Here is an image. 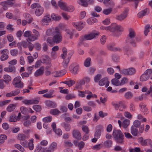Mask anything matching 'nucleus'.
Here are the masks:
<instances>
[{"mask_svg": "<svg viewBox=\"0 0 152 152\" xmlns=\"http://www.w3.org/2000/svg\"><path fill=\"white\" fill-rule=\"evenodd\" d=\"M50 32L53 37V43L57 44L60 43L62 39L61 34V28L59 27H57L55 29L48 30L47 33L48 34V32Z\"/></svg>", "mask_w": 152, "mask_h": 152, "instance_id": "1", "label": "nucleus"}, {"mask_svg": "<svg viewBox=\"0 0 152 152\" xmlns=\"http://www.w3.org/2000/svg\"><path fill=\"white\" fill-rule=\"evenodd\" d=\"M113 135L114 139L117 143L121 144L124 143V136L123 133L121 130H114Z\"/></svg>", "mask_w": 152, "mask_h": 152, "instance_id": "2", "label": "nucleus"}, {"mask_svg": "<svg viewBox=\"0 0 152 152\" xmlns=\"http://www.w3.org/2000/svg\"><path fill=\"white\" fill-rule=\"evenodd\" d=\"M99 34V33L98 32H92L88 34L85 35L83 37L80 39L78 45L80 46L82 44L85 40H91L96 38Z\"/></svg>", "mask_w": 152, "mask_h": 152, "instance_id": "3", "label": "nucleus"}, {"mask_svg": "<svg viewBox=\"0 0 152 152\" xmlns=\"http://www.w3.org/2000/svg\"><path fill=\"white\" fill-rule=\"evenodd\" d=\"M135 36L136 34L134 31L131 28L129 29V33L127 38L126 41L133 47L136 46L135 41L133 40L134 38L135 37Z\"/></svg>", "mask_w": 152, "mask_h": 152, "instance_id": "4", "label": "nucleus"}, {"mask_svg": "<svg viewBox=\"0 0 152 152\" xmlns=\"http://www.w3.org/2000/svg\"><path fill=\"white\" fill-rule=\"evenodd\" d=\"M104 28V29L107 30H109L112 32H115L116 31L121 32L124 29L121 26L117 25L116 23L113 24L110 26L105 27Z\"/></svg>", "mask_w": 152, "mask_h": 152, "instance_id": "5", "label": "nucleus"}, {"mask_svg": "<svg viewBox=\"0 0 152 152\" xmlns=\"http://www.w3.org/2000/svg\"><path fill=\"white\" fill-rule=\"evenodd\" d=\"M28 137V136L23 134H19L18 137V139L20 140L21 144L24 146H26L27 142V141L26 139Z\"/></svg>", "mask_w": 152, "mask_h": 152, "instance_id": "6", "label": "nucleus"}, {"mask_svg": "<svg viewBox=\"0 0 152 152\" xmlns=\"http://www.w3.org/2000/svg\"><path fill=\"white\" fill-rule=\"evenodd\" d=\"M135 72V70L133 68L124 69L121 71V73L125 75H132L134 74Z\"/></svg>", "mask_w": 152, "mask_h": 152, "instance_id": "7", "label": "nucleus"}, {"mask_svg": "<svg viewBox=\"0 0 152 152\" xmlns=\"http://www.w3.org/2000/svg\"><path fill=\"white\" fill-rule=\"evenodd\" d=\"M1 54H2L0 57L1 61L7 60L9 58V51L7 49H5L0 51Z\"/></svg>", "mask_w": 152, "mask_h": 152, "instance_id": "8", "label": "nucleus"}, {"mask_svg": "<svg viewBox=\"0 0 152 152\" xmlns=\"http://www.w3.org/2000/svg\"><path fill=\"white\" fill-rule=\"evenodd\" d=\"M78 2L80 5L85 7H87L89 3L93 4L94 2L93 0H79Z\"/></svg>", "mask_w": 152, "mask_h": 152, "instance_id": "9", "label": "nucleus"}, {"mask_svg": "<svg viewBox=\"0 0 152 152\" xmlns=\"http://www.w3.org/2000/svg\"><path fill=\"white\" fill-rule=\"evenodd\" d=\"M71 66L73 67L71 71L72 73L75 75L77 74L78 72L79 69V64L77 63H73L72 64Z\"/></svg>", "mask_w": 152, "mask_h": 152, "instance_id": "10", "label": "nucleus"}, {"mask_svg": "<svg viewBox=\"0 0 152 152\" xmlns=\"http://www.w3.org/2000/svg\"><path fill=\"white\" fill-rule=\"evenodd\" d=\"M73 137L76 139L79 140L81 139V134L80 131L74 129L72 131Z\"/></svg>", "mask_w": 152, "mask_h": 152, "instance_id": "11", "label": "nucleus"}, {"mask_svg": "<svg viewBox=\"0 0 152 152\" xmlns=\"http://www.w3.org/2000/svg\"><path fill=\"white\" fill-rule=\"evenodd\" d=\"M51 19L50 16L48 15L44 17L41 20V23L43 25H47L48 24L49 22H50Z\"/></svg>", "mask_w": 152, "mask_h": 152, "instance_id": "12", "label": "nucleus"}, {"mask_svg": "<svg viewBox=\"0 0 152 152\" xmlns=\"http://www.w3.org/2000/svg\"><path fill=\"white\" fill-rule=\"evenodd\" d=\"M109 84V81L107 78H104L100 80L99 82V85L100 86L105 85L106 87H107Z\"/></svg>", "mask_w": 152, "mask_h": 152, "instance_id": "13", "label": "nucleus"}, {"mask_svg": "<svg viewBox=\"0 0 152 152\" xmlns=\"http://www.w3.org/2000/svg\"><path fill=\"white\" fill-rule=\"evenodd\" d=\"M139 139L141 145L143 146L147 145L151 142V140L149 139L144 140L142 137H140Z\"/></svg>", "mask_w": 152, "mask_h": 152, "instance_id": "14", "label": "nucleus"}, {"mask_svg": "<svg viewBox=\"0 0 152 152\" xmlns=\"http://www.w3.org/2000/svg\"><path fill=\"white\" fill-rule=\"evenodd\" d=\"M115 44L114 43L110 44L107 46V48L110 50L113 51H120L121 49L119 48L115 47Z\"/></svg>", "mask_w": 152, "mask_h": 152, "instance_id": "15", "label": "nucleus"}, {"mask_svg": "<svg viewBox=\"0 0 152 152\" xmlns=\"http://www.w3.org/2000/svg\"><path fill=\"white\" fill-rule=\"evenodd\" d=\"M44 68L43 67H41L40 68L36 70L34 73V75L36 77H38L42 75L44 72Z\"/></svg>", "mask_w": 152, "mask_h": 152, "instance_id": "16", "label": "nucleus"}, {"mask_svg": "<svg viewBox=\"0 0 152 152\" xmlns=\"http://www.w3.org/2000/svg\"><path fill=\"white\" fill-rule=\"evenodd\" d=\"M33 32L34 34H32V37L31 38V40L34 41L38 39V37L40 36V34L39 32L35 29L33 30Z\"/></svg>", "mask_w": 152, "mask_h": 152, "instance_id": "17", "label": "nucleus"}, {"mask_svg": "<svg viewBox=\"0 0 152 152\" xmlns=\"http://www.w3.org/2000/svg\"><path fill=\"white\" fill-rule=\"evenodd\" d=\"M44 9L41 6H39L38 7L36 8L35 11V13L37 16L41 15L43 13Z\"/></svg>", "mask_w": 152, "mask_h": 152, "instance_id": "18", "label": "nucleus"}, {"mask_svg": "<svg viewBox=\"0 0 152 152\" xmlns=\"http://www.w3.org/2000/svg\"><path fill=\"white\" fill-rule=\"evenodd\" d=\"M112 105L115 108L116 110H118L119 107H124V104L123 102L120 101L118 103H115L113 102H112Z\"/></svg>", "mask_w": 152, "mask_h": 152, "instance_id": "19", "label": "nucleus"}, {"mask_svg": "<svg viewBox=\"0 0 152 152\" xmlns=\"http://www.w3.org/2000/svg\"><path fill=\"white\" fill-rule=\"evenodd\" d=\"M32 33L30 31H26L24 33L23 36L25 37H28V39L30 41H33L31 40V38L32 37Z\"/></svg>", "mask_w": 152, "mask_h": 152, "instance_id": "20", "label": "nucleus"}, {"mask_svg": "<svg viewBox=\"0 0 152 152\" xmlns=\"http://www.w3.org/2000/svg\"><path fill=\"white\" fill-rule=\"evenodd\" d=\"M131 133L134 136H138L139 132L138 129L134 126H132L131 129Z\"/></svg>", "mask_w": 152, "mask_h": 152, "instance_id": "21", "label": "nucleus"}, {"mask_svg": "<svg viewBox=\"0 0 152 152\" xmlns=\"http://www.w3.org/2000/svg\"><path fill=\"white\" fill-rule=\"evenodd\" d=\"M72 24L73 26L78 31H80L83 28V26L82 25L83 24V23L81 24L78 22L73 23Z\"/></svg>", "mask_w": 152, "mask_h": 152, "instance_id": "22", "label": "nucleus"}, {"mask_svg": "<svg viewBox=\"0 0 152 152\" xmlns=\"http://www.w3.org/2000/svg\"><path fill=\"white\" fill-rule=\"evenodd\" d=\"M58 5L60 7L61 9L64 10L65 11L67 7L66 4L61 1H59L58 2Z\"/></svg>", "mask_w": 152, "mask_h": 152, "instance_id": "23", "label": "nucleus"}, {"mask_svg": "<svg viewBox=\"0 0 152 152\" xmlns=\"http://www.w3.org/2000/svg\"><path fill=\"white\" fill-rule=\"evenodd\" d=\"M15 67L12 65H9L8 67L4 68V70L6 72H12L15 71Z\"/></svg>", "mask_w": 152, "mask_h": 152, "instance_id": "24", "label": "nucleus"}, {"mask_svg": "<svg viewBox=\"0 0 152 152\" xmlns=\"http://www.w3.org/2000/svg\"><path fill=\"white\" fill-rule=\"evenodd\" d=\"M85 84L84 81L82 80H80L77 82L75 88L77 89L80 88L82 85Z\"/></svg>", "mask_w": 152, "mask_h": 152, "instance_id": "25", "label": "nucleus"}, {"mask_svg": "<svg viewBox=\"0 0 152 152\" xmlns=\"http://www.w3.org/2000/svg\"><path fill=\"white\" fill-rule=\"evenodd\" d=\"M62 126L67 131H69L70 130L71 126L68 123L63 122L62 124Z\"/></svg>", "mask_w": 152, "mask_h": 152, "instance_id": "26", "label": "nucleus"}, {"mask_svg": "<svg viewBox=\"0 0 152 152\" xmlns=\"http://www.w3.org/2000/svg\"><path fill=\"white\" fill-rule=\"evenodd\" d=\"M61 83H63L67 85L69 87L72 86L73 84L75 83V81L73 80H70L67 81H65L64 82H61Z\"/></svg>", "mask_w": 152, "mask_h": 152, "instance_id": "27", "label": "nucleus"}, {"mask_svg": "<svg viewBox=\"0 0 152 152\" xmlns=\"http://www.w3.org/2000/svg\"><path fill=\"white\" fill-rule=\"evenodd\" d=\"M45 103L47 106L51 107H56V104L55 103L49 100L46 101Z\"/></svg>", "mask_w": 152, "mask_h": 152, "instance_id": "28", "label": "nucleus"}, {"mask_svg": "<svg viewBox=\"0 0 152 152\" xmlns=\"http://www.w3.org/2000/svg\"><path fill=\"white\" fill-rule=\"evenodd\" d=\"M33 142L34 140L33 139H32L29 141L28 143V147L30 150H33L34 149V145L33 144Z\"/></svg>", "mask_w": 152, "mask_h": 152, "instance_id": "29", "label": "nucleus"}, {"mask_svg": "<svg viewBox=\"0 0 152 152\" xmlns=\"http://www.w3.org/2000/svg\"><path fill=\"white\" fill-rule=\"evenodd\" d=\"M16 107L15 104H9L7 108V110L9 112H11L14 110Z\"/></svg>", "mask_w": 152, "mask_h": 152, "instance_id": "30", "label": "nucleus"}, {"mask_svg": "<svg viewBox=\"0 0 152 152\" xmlns=\"http://www.w3.org/2000/svg\"><path fill=\"white\" fill-rule=\"evenodd\" d=\"M70 58V57H68L63 61L62 63V65L64 68H66L67 67L68 65L69 61Z\"/></svg>", "mask_w": 152, "mask_h": 152, "instance_id": "31", "label": "nucleus"}, {"mask_svg": "<svg viewBox=\"0 0 152 152\" xmlns=\"http://www.w3.org/2000/svg\"><path fill=\"white\" fill-rule=\"evenodd\" d=\"M97 21V19L94 17L91 18L87 19V23L89 25H91L93 23L96 22Z\"/></svg>", "mask_w": 152, "mask_h": 152, "instance_id": "32", "label": "nucleus"}, {"mask_svg": "<svg viewBox=\"0 0 152 152\" xmlns=\"http://www.w3.org/2000/svg\"><path fill=\"white\" fill-rule=\"evenodd\" d=\"M127 17V14H121L120 15L116 17V19L119 20L121 21Z\"/></svg>", "mask_w": 152, "mask_h": 152, "instance_id": "33", "label": "nucleus"}, {"mask_svg": "<svg viewBox=\"0 0 152 152\" xmlns=\"http://www.w3.org/2000/svg\"><path fill=\"white\" fill-rule=\"evenodd\" d=\"M4 80L3 81L7 84H8V82L11 80V77L7 75H4Z\"/></svg>", "mask_w": 152, "mask_h": 152, "instance_id": "34", "label": "nucleus"}, {"mask_svg": "<svg viewBox=\"0 0 152 152\" xmlns=\"http://www.w3.org/2000/svg\"><path fill=\"white\" fill-rule=\"evenodd\" d=\"M57 144L56 142H52L50 146L49 147V149H50L52 151H54L57 148Z\"/></svg>", "mask_w": 152, "mask_h": 152, "instance_id": "35", "label": "nucleus"}, {"mask_svg": "<svg viewBox=\"0 0 152 152\" xmlns=\"http://www.w3.org/2000/svg\"><path fill=\"white\" fill-rule=\"evenodd\" d=\"M24 16L27 22L30 23L32 21V18L31 15L27 13H26L24 15Z\"/></svg>", "mask_w": 152, "mask_h": 152, "instance_id": "36", "label": "nucleus"}, {"mask_svg": "<svg viewBox=\"0 0 152 152\" xmlns=\"http://www.w3.org/2000/svg\"><path fill=\"white\" fill-rule=\"evenodd\" d=\"M50 113L53 115H58L61 113V112L58 110L55 109L51 110H50Z\"/></svg>", "mask_w": 152, "mask_h": 152, "instance_id": "37", "label": "nucleus"}, {"mask_svg": "<svg viewBox=\"0 0 152 152\" xmlns=\"http://www.w3.org/2000/svg\"><path fill=\"white\" fill-rule=\"evenodd\" d=\"M149 77L144 73L140 77V79L141 81H144L147 80Z\"/></svg>", "mask_w": 152, "mask_h": 152, "instance_id": "38", "label": "nucleus"}, {"mask_svg": "<svg viewBox=\"0 0 152 152\" xmlns=\"http://www.w3.org/2000/svg\"><path fill=\"white\" fill-rule=\"evenodd\" d=\"M112 84L115 86H120L119 81L116 78H114L111 80Z\"/></svg>", "mask_w": 152, "mask_h": 152, "instance_id": "39", "label": "nucleus"}, {"mask_svg": "<svg viewBox=\"0 0 152 152\" xmlns=\"http://www.w3.org/2000/svg\"><path fill=\"white\" fill-rule=\"evenodd\" d=\"M130 123L129 120L127 119L124 120L122 123V126L124 128H126L129 125Z\"/></svg>", "mask_w": 152, "mask_h": 152, "instance_id": "40", "label": "nucleus"}, {"mask_svg": "<svg viewBox=\"0 0 152 152\" xmlns=\"http://www.w3.org/2000/svg\"><path fill=\"white\" fill-rule=\"evenodd\" d=\"M147 9H145L139 12L138 14V16L139 18H141L145 15L147 12Z\"/></svg>", "mask_w": 152, "mask_h": 152, "instance_id": "41", "label": "nucleus"}, {"mask_svg": "<svg viewBox=\"0 0 152 152\" xmlns=\"http://www.w3.org/2000/svg\"><path fill=\"white\" fill-rule=\"evenodd\" d=\"M61 73V71H55L52 72V75L54 77H58L60 76Z\"/></svg>", "mask_w": 152, "mask_h": 152, "instance_id": "42", "label": "nucleus"}, {"mask_svg": "<svg viewBox=\"0 0 152 152\" xmlns=\"http://www.w3.org/2000/svg\"><path fill=\"white\" fill-rule=\"evenodd\" d=\"M21 79L20 76H18L15 77L13 80L12 82L13 85L18 83L21 82Z\"/></svg>", "mask_w": 152, "mask_h": 152, "instance_id": "43", "label": "nucleus"}, {"mask_svg": "<svg viewBox=\"0 0 152 152\" xmlns=\"http://www.w3.org/2000/svg\"><path fill=\"white\" fill-rule=\"evenodd\" d=\"M18 121L17 120L16 116L14 115H11L9 118V121L10 122H16Z\"/></svg>", "mask_w": 152, "mask_h": 152, "instance_id": "44", "label": "nucleus"}, {"mask_svg": "<svg viewBox=\"0 0 152 152\" xmlns=\"http://www.w3.org/2000/svg\"><path fill=\"white\" fill-rule=\"evenodd\" d=\"M15 148L19 150L21 152H23L24 151V148L19 144H17L15 145Z\"/></svg>", "mask_w": 152, "mask_h": 152, "instance_id": "45", "label": "nucleus"}, {"mask_svg": "<svg viewBox=\"0 0 152 152\" xmlns=\"http://www.w3.org/2000/svg\"><path fill=\"white\" fill-rule=\"evenodd\" d=\"M10 53L12 56H15L18 54V50L17 49H13L11 50Z\"/></svg>", "mask_w": 152, "mask_h": 152, "instance_id": "46", "label": "nucleus"}, {"mask_svg": "<svg viewBox=\"0 0 152 152\" xmlns=\"http://www.w3.org/2000/svg\"><path fill=\"white\" fill-rule=\"evenodd\" d=\"M91 59L90 58H87L84 62V65L85 66L88 67L90 64Z\"/></svg>", "mask_w": 152, "mask_h": 152, "instance_id": "47", "label": "nucleus"}, {"mask_svg": "<svg viewBox=\"0 0 152 152\" xmlns=\"http://www.w3.org/2000/svg\"><path fill=\"white\" fill-rule=\"evenodd\" d=\"M33 108L37 112H39L41 110V106L38 105H34L33 107Z\"/></svg>", "mask_w": 152, "mask_h": 152, "instance_id": "48", "label": "nucleus"}, {"mask_svg": "<svg viewBox=\"0 0 152 152\" xmlns=\"http://www.w3.org/2000/svg\"><path fill=\"white\" fill-rule=\"evenodd\" d=\"M112 143V141L110 140H109L105 142H104V145L107 147H109L111 146Z\"/></svg>", "mask_w": 152, "mask_h": 152, "instance_id": "49", "label": "nucleus"}, {"mask_svg": "<svg viewBox=\"0 0 152 152\" xmlns=\"http://www.w3.org/2000/svg\"><path fill=\"white\" fill-rule=\"evenodd\" d=\"M82 129L86 134H88V133L89 129L88 127L86 126L83 125L82 127Z\"/></svg>", "mask_w": 152, "mask_h": 152, "instance_id": "50", "label": "nucleus"}, {"mask_svg": "<svg viewBox=\"0 0 152 152\" xmlns=\"http://www.w3.org/2000/svg\"><path fill=\"white\" fill-rule=\"evenodd\" d=\"M52 118L51 116H48L44 118L43 119V121L46 122H49L51 121Z\"/></svg>", "mask_w": 152, "mask_h": 152, "instance_id": "51", "label": "nucleus"}, {"mask_svg": "<svg viewBox=\"0 0 152 152\" xmlns=\"http://www.w3.org/2000/svg\"><path fill=\"white\" fill-rule=\"evenodd\" d=\"M101 134V131L100 129H97L95 133L94 137H95L99 138Z\"/></svg>", "mask_w": 152, "mask_h": 152, "instance_id": "52", "label": "nucleus"}, {"mask_svg": "<svg viewBox=\"0 0 152 152\" xmlns=\"http://www.w3.org/2000/svg\"><path fill=\"white\" fill-rule=\"evenodd\" d=\"M0 4L2 7L3 9L4 10H6L8 8V4L5 1L2 2Z\"/></svg>", "mask_w": 152, "mask_h": 152, "instance_id": "53", "label": "nucleus"}, {"mask_svg": "<svg viewBox=\"0 0 152 152\" xmlns=\"http://www.w3.org/2000/svg\"><path fill=\"white\" fill-rule=\"evenodd\" d=\"M112 11V8H110L109 9L104 10L103 11V13L104 14L107 15L110 14Z\"/></svg>", "mask_w": 152, "mask_h": 152, "instance_id": "54", "label": "nucleus"}, {"mask_svg": "<svg viewBox=\"0 0 152 152\" xmlns=\"http://www.w3.org/2000/svg\"><path fill=\"white\" fill-rule=\"evenodd\" d=\"M15 88H22L23 86V84L22 82H20L13 85Z\"/></svg>", "mask_w": 152, "mask_h": 152, "instance_id": "55", "label": "nucleus"}, {"mask_svg": "<svg viewBox=\"0 0 152 152\" xmlns=\"http://www.w3.org/2000/svg\"><path fill=\"white\" fill-rule=\"evenodd\" d=\"M51 17L54 20L56 21L60 20L61 18V17L59 16H56V15L54 14H53L51 15Z\"/></svg>", "mask_w": 152, "mask_h": 152, "instance_id": "56", "label": "nucleus"}, {"mask_svg": "<svg viewBox=\"0 0 152 152\" xmlns=\"http://www.w3.org/2000/svg\"><path fill=\"white\" fill-rule=\"evenodd\" d=\"M133 96V94L130 92H128L125 94V97L127 99H129L132 98Z\"/></svg>", "mask_w": 152, "mask_h": 152, "instance_id": "57", "label": "nucleus"}, {"mask_svg": "<svg viewBox=\"0 0 152 152\" xmlns=\"http://www.w3.org/2000/svg\"><path fill=\"white\" fill-rule=\"evenodd\" d=\"M7 136L5 134H1L0 135V141L2 142V143L4 142V141L7 139Z\"/></svg>", "mask_w": 152, "mask_h": 152, "instance_id": "58", "label": "nucleus"}, {"mask_svg": "<svg viewBox=\"0 0 152 152\" xmlns=\"http://www.w3.org/2000/svg\"><path fill=\"white\" fill-rule=\"evenodd\" d=\"M75 98V96L73 94H67L66 95L65 97V99L67 100H69Z\"/></svg>", "mask_w": 152, "mask_h": 152, "instance_id": "59", "label": "nucleus"}, {"mask_svg": "<svg viewBox=\"0 0 152 152\" xmlns=\"http://www.w3.org/2000/svg\"><path fill=\"white\" fill-rule=\"evenodd\" d=\"M144 73L147 75L149 77L152 74V69H148L145 71Z\"/></svg>", "mask_w": 152, "mask_h": 152, "instance_id": "60", "label": "nucleus"}, {"mask_svg": "<svg viewBox=\"0 0 152 152\" xmlns=\"http://www.w3.org/2000/svg\"><path fill=\"white\" fill-rule=\"evenodd\" d=\"M133 125L135 127H138L140 125V122L139 121L136 120L134 121Z\"/></svg>", "mask_w": 152, "mask_h": 152, "instance_id": "61", "label": "nucleus"}, {"mask_svg": "<svg viewBox=\"0 0 152 152\" xmlns=\"http://www.w3.org/2000/svg\"><path fill=\"white\" fill-rule=\"evenodd\" d=\"M107 71L108 73L110 75H112L114 73V69L111 67L108 68L107 69Z\"/></svg>", "mask_w": 152, "mask_h": 152, "instance_id": "62", "label": "nucleus"}, {"mask_svg": "<svg viewBox=\"0 0 152 152\" xmlns=\"http://www.w3.org/2000/svg\"><path fill=\"white\" fill-rule=\"evenodd\" d=\"M106 37L105 36H102L100 39L101 43L102 45H104L106 41Z\"/></svg>", "mask_w": 152, "mask_h": 152, "instance_id": "63", "label": "nucleus"}, {"mask_svg": "<svg viewBox=\"0 0 152 152\" xmlns=\"http://www.w3.org/2000/svg\"><path fill=\"white\" fill-rule=\"evenodd\" d=\"M85 143L83 141H81L78 144V147L80 150L84 146Z\"/></svg>", "mask_w": 152, "mask_h": 152, "instance_id": "64", "label": "nucleus"}]
</instances>
